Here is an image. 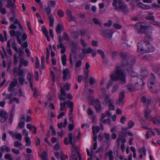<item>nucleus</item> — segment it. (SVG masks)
<instances>
[{"label":"nucleus","mask_w":160,"mask_h":160,"mask_svg":"<svg viewBox=\"0 0 160 160\" xmlns=\"http://www.w3.org/2000/svg\"><path fill=\"white\" fill-rule=\"evenodd\" d=\"M63 75V81H66L68 78H69L71 77V74L68 69L66 68L64 69L62 72Z\"/></svg>","instance_id":"11"},{"label":"nucleus","mask_w":160,"mask_h":160,"mask_svg":"<svg viewBox=\"0 0 160 160\" xmlns=\"http://www.w3.org/2000/svg\"><path fill=\"white\" fill-rule=\"evenodd\" d=\"M125 93L124 92H121L119 95V98L118 100H123L125 97Z\"/></svg>","instance_id":"52"},{"label":"nucleus","mask_w":160,"mask_h":160,"mask_svg":"<svg viewBox=\"0 0 160 160\" xmlns=\"http://www.w3.org/2000/svg\"><path fill=\"white\" fill-rule=\"evenodd\" d=\"M120 55L122 58V62L123 66L127 67V70L128 72L129 73H130L133 71L132 66L131 65H129V64L127 58V53L126 52H121L120 53Z\"/></svg>","instance_id":"6"},{"label":"nucleus","mask_w":160,"mask_h":160,"mask_svg":"<svg viewBox=\"0 0 160 160\" xmlns=\"http://www.w3.org/2000/svg\"><path fill=\"white\" fill-rule=\"evenodd\" d=\"M89 93L88 94V100H99L98 99H93L94 91L93 90L89 89L88 90Z\"/></svg>","instance_id":"18"},{"label":"nucleus","mask_w":160,"mask_h":160,"mask_svg":"<svg viewBox=\"0 0 160 160\" xmlns=\"http://www.w3.org/2000/svg\"><path fill=\"white\" fill-rule=\"evenodd\" d=\"M82 52L84 54H88L91 53L93 51V50L90 47H88L87 49V50L85 48H82Z\"/></svg>","instance_id":"25"},{"label":"nucleus","mask_w":160,"mask_h":160,"mask_svg":"<svg viewBox=\"0 0 160 160\" xmlns=\"http://www.w3.org/2000/svg\"><path fill=\"white\" fill-rule=\"evenodd\" d=\"M45 11L46 13L47 16L49 20V26L50 27H53L54 19L52 14L51 13L52 9L49 6H48L45 8Z\"/></svg>","instance_id":"7"},{"label":"nucleus","mask_w":160,"mask_h":160,"mask_svg":"<svg viewBox=\"0 0 160 160\" xmlns=\"http://www.w3.org/2000/svg\"><path fill=\"white\" fill-rule=\"evenodd\" d=\"M32 91L33 92V96L34 97H35L38 96L39 93L36 88H34V89Z\"/></svg>","instance_id":"51"},{"label":"nucleus","mask_w":160,"mask_h":160,"mask_svg":"<svg viewBox=\"0 0 160 160\" xmlns=\"http://www.w3.org/2000/svg\"><path fill=\"white\" fill-rule=\"evenodd\" d=\"M18 80L19 84L21 85H23L25 80V76L19 77L18 78Z\"/></svg>","instance_id":"35"},{"label":"nucleus","mask_w":160,"mask_h":160,"mask_svg":"<svg viewBox=\"0 0 160 160\" xmlns=\"http://www.w3.org/2000/svg\"><path fill=\"white\" fill-rule=\"evenodd\" d=\"M9 33L11 37L15 36L16 37L17 42L19 44H22V42L27 40L28 38L27 35L25 32L22 34L21 32L18 31L10 30Z\"/></svg>","instance_id":"4"},{"label":"nucleus","mask_w":160,"mask_h":160,"mask_svg":"<svg viewBox=\"0 0 160 160\" xmlns=\"http://www.w3.org/2000/svg\"><path fill=\"white\" fill-rule=\"evenodd\" d=\"M72 153H76L77 154H80V152L77 150L78 147L77 146H75L74 144L72 146Z\"/></svg>","instance_id":"27"},{"label":"nucleus","mask_w":160,"mask_h":160,"mask_svg":"<svg viewBox=\"0 0 160 160\" xmlns=\"http://www.w3.org/2000/svg\"><path fill=\"white\" fill-rule=\"evenodd\" d=\"M16 136L15 138L16 139L18 140L19 141H21L22 139V136L21 134L18 132L15 133Z\"/></svg>","instance_id":"48"},{"label":"nucleus","mask_w":160,"mask_h":160,"mask_svg":"<svg viewBox=\"0 0 160 160\" xmlns=\"http://www.w3.org/2000/svg\"><path fill=\"white\" fill-rule=\"evenodd\" d=\"M57 14L60 18H62L64 16V13L62 10L61 9H59L58 10Z\"/></svg>","instance_id":"39"},{"label":"nucleus","mask_w":160,"mask_h":160,"mask_svg":"<svg viewBox=\"0 0 160 160\" xmlns=\"http://www.w3.org/2000/svg\"><path fill=\"white\" fill-rule=\"evenodd\" d=\"M0 117L7 120L8 114L5 111L1 110L0 111Z\"/></svg>","instance_id":"21"},{"label":"nucleus","mask_w":160,"mask_h":160,"mask_svg":"<svg viewBox=\"0 0 160 160\" xmlns=\"http://www.w3.org/2000/svg\"><path fill=\"white\" fill-rule=\"evenodd\" d=\"M70 160H78L77 156L74 153H72V156L70 157Z\"/></svg>","instance_id":"58"},{"label":"nucleus","mask_w":160,"mask_h":160,"mask_svg":"<svg viewBox=\"0 0 160 160\" xmlns=\"http://www.w3.org/2000/svg\"><path fill=\"white\" fill-rule=\"evenodd\" d=\"M117 56V52L116 51H113L112 54V59H115Z\"/></svg>","instance_id":"61"},{"label":"nucleus","mask_w":160,"mask_h":160,"mask_svg":"<svg viewBox=\"0 0 160 160\" xmlns=\"http://www.w3.org/2000/svg\"><path fill=\"white\" fill-rule=\"evenodd\" d=\"M36 62L35 63V66L36 68H38L39 67L40 62L37 56L35 58Z\"/></svg>","instance_id":"45"},{"label":"nucleus","mask_w":160,"mask_h":160,"mask_svg":"<svg viewBox=\"0 0 160 160\" xmlns=\"http://www.w3.org/2000/svg\"><path fill=\"white\" fill-rule=\"evenodd\" d=\"M137 6L139 8L144 9L148 10L151 8L148 5L144 4L141 2H139Z\"/></svg>","instance_id":"17"},{"label":"nucleus","mask_w":160,"mask_h":160,"mask_svg":"<svg viewBox=\"0 0 160 160\" xmlns=\"http://www.w3.org/2000/svg\"><path fill=\"white\" fill-rule=\"evenodd\" d=\"M112 26L117 30L121 29L122 27L121 25L117 23H114L112 25Z\"/></svg>","instance_id":"36"},{"label":"nucleus","mask_w":160,"mask_h":160,"mask_svg":"<svg viewBox=\"0 0 160 160\" xmlns=\"http://www.w3.org/2000/svg\"><path fill=\"white\" fill-rule=\"evenodd\" d=\"M143 106L144 107H148L150 104V101H142Z\"/></svg>","instance_id":"50"},{"label":"nucleus","mask_w":160,"mask_h":160,"mask_svg":"<svg viewBox=\"0 0 160 160\" xmlns=\"http://www.w3.org/2000/svg\"><path fill=\"white\" fill-rule=\"evenodd\" d=\"M151 111L148 109H147L144 112V117L145 118L148 119V115L150 113Z\"/></svg>","instance_id":"46"},{"label":"nucleus","mask_w":160,"mask_h":160,"mask_svg":"<svg viewBox=\"0 0 160 160\" xmlns=\"http://www.w3.org/2000/svg\"><path fill=\"white\" fill-rule=\"evenodd\" d=\"M113 152L112 151L110 150L108 152H106L105 155L109 157V160H113V156L112 155Z\"/></svg>","instance_id":"30"},{"label":"nucleus","mask_w":160,"mask_h":160,"mask_svg":"<svg viewBox=\"0 0 160 160\" xmlns=\"http://www.w3.org/2000/svg\"><path fill=\"white\" fill-rule=\"evenodd\" d=\"M102 117L101 119V121H102L104 118L107 116L109 117H110L111 116V113L109 112L106 111L104 113H102Z\"/></svg>","instance_id":"26"},{"label":"nucleus","mask_w":160,"mask_h":160,"mask_svg":"<svg viewBox=\"0 0 160 160\" xmlns=\"http://www.w3.org/2000/svg\"><path fill=\"white\" fill-rule=\"evenodd\" d=\"M58 49H59V47L61 49V53L62 54H64L66 51V48L65 46L63 43H61L60 44L57 45Z\"/></svg>","instance_id":"22"},{"label":"nucleus","mask_w":160,"mask_h":160,"mask_svg":"<svg viewBox=\"0 0 160 160\" xmlns=\"http://www.w3.org/2000/svg\"><path fill=\"white\" fill-rule=\"evenodd\" d=\"M70 46L71 48V52L73 54H76L78 48V44L77 43L74 41H72L70 43Z\"/></svg>","instance_id":"13"},{"label":"nucleus","mask_w":160,"mask_h":160,"mask_svg":"<svg viewBox=\"0 0 160 160\" xmlns=\"http://www.w3.org/2000/svg\"><path fill=\"white\" fill-rule=\"evenodd\" d=\"M12 48L13 49L16 53H18V49L17 48V45L16 42L12 43L11 45Z\"/></svg>","instance_id":"41"},{"label":"nucleus","mask_w":160,"mask_h":160,"mask_svg":"<svg viewBox=\"0 0 160 160\" xmlns=\"http://www.w3.org/2000/svg\"><path fill=\"white\" fill-rule=\"evenodd\" d=\"M68 138L69 139V143L72 146L75 144L74 142H72V134L71 132L69 133L68 134Z\"/></svg>","instance_id":"32"},{"label":"nucleus","mask_w":160,"mask_h":160,"mask_svg":"<svg viewBox=\"0 0 160 160\" xmlns=\"http://www.w3.org/2000/svg\"><path fill=\"white\" fill-rule=\"evenodd\" d=\"M144 41L138 42L137 46V51L141 54L148 52H153L155 50L154 47L150 44V41L152 40V38L150 35H146L144 38Z\"/></svg>","instance_id":"2"},{"label":"nucleus","mask_w":160,"mask_h":160,"mask_svg":"<svg viewBox=\"0 0 160 160\" xmlns=\"http://www.w3.org/2000/svg\"><path fill=\"white\" fill-rule=\"evenodd\" d=\"M151 77L148 80V86L149 85V84L151 85L150 88H152V86L154 85L155 84L156 82V77L153 73L152 72L151 73Z\"/></svg>","instance_id":"12"},{"label":"nucleus","mask_w":160,"mask_h":160,"mask_svg":"<svg viewBox=\"0 0 160 160\" xmlns=\"http://www.w3.org/2000/svg\"><path fill=\"white\" fill-rule=\"evenodd\" d=\"M25 116L23 115L20 120L18 124V126L21 129L23 128L24 126Z\"/></svg>","instance_id":"19"},{"label":"nucleus","mask_w":160,"mask_h":160,"mask_svg":"<svg viewBox=\"0 0 160 160\" xmlns=\"http://www.w3.org/2000/svg\"><path fill=\"white\" fill-rule=\"evenodd\" d=\"M41 28L42 31L44 33V35L47 34H48V31L47 30L46 27L45 26H42Z\"/></svg>","instance_id":"56"},{"label":"nucleus","mask_w":160,"mask_h":160,"mask_svg":"<svg viewBox=\"0 0 160 160\" xmlns=\"http://www.w3.org/2000/svg\"><path fill=\"white\" fill-rule=\"evenodd\" d=\"M27 79L29 82H32V80L33 78L32 74L30 72H28L27 76Z\"/></svg>","instance_id":"44"},{"label":"nucleus","mask_w":160,"mask_h":160,"mask_svg":"<svg viewBox=\"0 0 160 160\" xmlns=\"http://www.w3.org/2000/svg\"><path fill=\"white\" fill-rule=\"evenodd\" d=\"M89 104L92 106L95 105V108L97 112H100L101 110V104L99 101H90Z\"/></svg>","instance_id":"9"},{"label":"nucleus","mask_w":160,"mask_h":160,"mask_svg":"<svg viewBox=\"0 0 160 160\" xmlns=\"http://www.w3.org/2000/svg\"><path fill=\"white\" fill-rule=\"evenodd\" d=\"M22 44H20L21 46V47L22 48L24 49L26 48L25 51L26 53L27 54V56L29 57L31 54L28 48V45L27 41L26 40L24 41V43H22Z\"/></svg>","instance_id":"14"},{"label":"nucleus","mask_w":160,"mask_h":160,"mask_svg":"<svg viewBox=\"0 0 160 160\" xmlns=\"http://www.w3.org/2000/svg\"><path fill=\"white\" fill-rule=\"evenodd\" d=\"M134 28L138 34H145L149 28V26L145 23L138 22L135 24Z\"/></svg>","instance_id":"5"},{"label":"nucleus","mask_w":160,"mask_h":160,"mask_svg":"<svg viewBox=\"0 0 160 160\" xmlns=\"http://www.w3.org/2000/svg\"><path fill=\"white\" fill-rule=\"evenodd\" d=\"M68 101H67V102H64L63 103L61 102L60 104L61 108L60 109V111H62L63 110L64 108L65 107V105L66 104L68 103Z\"/></svg>","instance_id":"43"},{"label":"nucleus","mask_w":160,"mask_h":160,"mask_svg":"<svg viewBox=\"0 0 160 160\" xmlns=\"http://www.w3.org/2000/svg\"><path fill=\"white\" fill-rule=\"evenodd\" d=\"M72 38L74 39H76L79 37L80 36V34L78 31H73L72 33Z\"/></svg>","instance_id":"29"},{"label":"nucleus","mask_w":160,"mask_h":160,"mask_svg":"<svg viewBox=\"0 0 160 160\" xmlns=\"http://www.w3.org/2000/svg\"><path fill=\"white\" fill-rule=\"evenodd\" d=\"M25 141L26 142V145L29 146L31 145V141L28 137L25 138Z\"/></svg>","instance_id":"54"},{"label":"nucleus","mask_w":160,"mask_h":160,"mask_svg":"<svg viewBox=\"0 0 160 160\" xmlns=\"http://www.w3.org/2000/svg\"><path fill=\"white\" fill-rule=\"evenodd\" d=\"M97 52L101 56L102 58L103 59H105V55L104 52L101 49H98L97 50Z\"/></svg>","instance_id":"40"},{"label":"nucleus","mask_w":160,"mask_h":160,"mask_svg":"<svg viewBox=\"0 0 160 160\" xmlns=\"http://www.w3.org/2000/svg\"><path fill=\"white\" fill-rule=\"evenodd\" d=\"M68 128L69 130L70 131H72L74 128V126L73 124V123H72L71 124H69L68 125Z\"/></svg>","instance_id":"64"},{"label":"nucleus","mask_w":160,"mask_h":160,"mask_svg":"<svg viewBox=\"0 0 160 160\" xmlns=\"http://www.w3.org/2000/svg\"><path fill=\"white\" fill-rule=\"evenodd\" d=\"M61 60L62 65L65 66L67 64V57L65 54H63L61 57Z\"/></svg>","instance_id":"24"},{"label":"nucleus","mask_w":160,"mask_h":160,"mask_svg":"<svg viewBox=\"0 0 160 160\" xmlns=\"http://www.w3.org/2000/svg\"><path fill=\"white\" fill-rule=\"evenodd\" d=\"M82 64V61L81 60H78L77 61L76 63L75 66L76 67H79Z\"/></svg>","instance_id":"63"},{"label":"nucleus","mask_w":160,"mask_h":160,"mask_svg":"<svg viewBox=\"0 0 160 160\" xmlns=\"http://www.w3.org/2000/svg\"><path fill=\"white\" fill-rule=\"evenodd\" d=\"M18 84V81L16 78H14L9 85L8 87V90L9 91H12L13 90V88L15 87Z\"/></svg>","instance_id":"15"},{"label":"nucleus","mask_w":160,"mask_h":160,"mask_svg":"<svg viewBox=\"0 0 160 160\" xmlns=\"http://www.w3.org/2000/svg\"><path fill=\"white\" fill-rule=\"evenodd\" d=\"M80 32L81 36H85L86 34L87 30H86L80 29Z\"/></svg>","instance_id":"60"},{"label":"nucleus","mask_w":160,"mask_h":160,"mask_svg":"<svg viewBox=\"0 0 160 160\" xmlns=\"http://www.w3.org/2000/svg\"><path fill=\"white\" fill-rule=\"evenodd\" d=\"M13 57L14 58L13 64L14 65H15L17 64L18 62V58L17 56L16 53H14L13 54Z\"/></svg>","instance_id":"34"},{"label":"nucleus","mask_w":160,"mask_h":160,"mask_svg":"<svg viewBox=\"0 0 160 160\" xmlns=\"http://www.w3.org/2000/svg\"><path fill=\"white\" fill-rule=\"evenodd\" d=\"M18 52L19 54L18 58H19V59H20V58H24L23 56L25 53L24 51L22 50L21 48H18Z\"/></svg>","instance_id":"28"},{"label":"nucleus","mask_w":160,"mask_h":160,"mask_svg":"<svg viewBox=\"0 0 160 160\" xmlns=\"http://www.w3.org/2000/svg\"><path fill=\"white\" fill-rule=\"evenodd\" d=\"M20 62L19 64L18 68H21L22 66L26 67L28 65V62L27 60H25L24 58H20Z\"/></svg>","instance_id":"16"},{"label":"nucleus","mask_w":160,"mask_h":160,"mask_svg":"<svg viewBox=\"0 0 160 160\" xmlns=\"http://www.w3.org/2000/svg\"><path fill=\"white\" fill-rule=\"evenodd\" d=\"M68 107L70 108V113L68 114V115L70 116H73V115H72V113L73 112V102H69L68 104Z\"/></svg>","instance_id":"23"},{"label":"nucleus","mask_w":160,"mask_h":160,"mask_svg":"<svg viewBox=\"0 0 160 160\" xmlns=\"http://www.w3.org/2000/svg\"><path fill=\"white\" fill-rule=\"evenodd\" d=\"M12 93L6 94V99H8L9 100H19L17 98H14L12 99Z\"/></svg>","instance_id":"33"},{"label":"nucleus","mask_w":160,"mask_h":160,"mask_svg":"<svg viewBox=\"0 0 160 160\" xmlns=\"http://www.w3.org/2000/svg\"><path fill=\"white\" fill-rule=\"evenodd\" d=\"M112 21L111 20H108L107 23H104L103 24V25L106 27H109L112 26Z\"/></svg>","instance_id":"49"},{"label":"nucleus","mask_w":160,"mask_h":160,"mask_svg":"<svg viewBox=\"0 0 160 160\" xmlns=\"http://www.w3.org/2000/svg\"><path fill=\"white\" fill-rule=\"evenodd\" d=\"M7 3L6 5V8H10L11 13L13 16L16 17L15 14V9L16 8V6L12 0H7Z\"/></svg>","instance_id":"8"},{"label":"nucleus","mask_w":160,"mask_h":160,"mask_svg":"<svg viewBox=\"0 0 160 160\" xmlns=\"http://www.w3.org/2000/svg\"><path fill=\"white\" fill-rule=\"evenodd\" d=\"M112 5L114 9L118 11L122 12L125 15H127L129 12L128 8L126 4H124L121 0H114Z\"/></svg>","instance_id":"3"},{"label":"nucleus","mask_w":160,"mask_h":160,"mask_svg":"<svg viewBox=\"0 0 160 160\" xmlns=\"http://www.w3.org/2000/svg\"><path fill=\"white\" fill-rule=\"evenodd\" d=\"M130 74L132 77L135 78L136 80L138 79V77L137 76V73L135 72L134 71H133L132 72H130Z\"/></svg>","instance_id":"57"},{"label":"nucleus","mask_w":160,"mask_h":160,"mask_svg":"<svg viewBox=\"0 0 160 160\" xmlns=\"http://www.w3.org/2000/svg\"><path fill=\"white\" fill-rule=\"evenodd\" d=\"M18 75L19 77L25 76V75H23L24 72L22 69H21L18 68Z\"/></svg>","instance_id":"53"},{"label":"nucleus","mask_w":160,"mask_h":160,"mask_svg":"<svg viewBox=\"0 0 160 160\" xmlns=\"http://www.w3.org/2000/svg\"><path fill=\"white\" fill-rule=\"evenodd\" d=\"M92 20L95 24L98 25L100 27L102 26V23L101 22H100L98 19L94 18L92 19Z\"/></svg>","instance_id":"42"},{"label":"nucleus","mask_w":160,"mask_h":160,"mask_svg":"<svg viewBox=\"0 0 160 160\" xmlns=\"http://www.w3.org/2000/svg\"><path fill=\"white\" fill-rule=\"evenodd\" d=\"M134 125V122L132 121H130L128 123V128H132Z\"/></svg>","instance_id":"59"},{"label":"nucleus","mask_w":160,"mask_h":160,"mask_svg":"<svg viewBox=\"0 0 160 160\" xmlns=\"http://www.w3.org/2000/svg\"><path fill=\"white\" fill-rule=\"evenodd\" d=\"M40 156L42 160H48L47 158L48 154L46 152L44 151L42 153Z\"/></svg>","instance_id":"31"},{"label":"nucleus","mask_w":160,"mask_h":160,"mask_svg":"<svg viewBox=\"0 0 160 160\" xmlns=\"http://www.w3.org/2000/svg\"><path fill=\"white\" fill-rule=\"evenodd\" d=\"M95 79L93 77H91L89 79V83L91 86L94 85L96 83Z\"/></svg>","instance_id":"47"},{"label":"nucleus","mask_w":160,"mask_h":160,"mask_svg":"<svg viewBox=\"0 0 160 160\" xmlns=\"http://www.w3.org/2000/svg\"><path fill=\"white\" fill-rule=\"evenodd\" d=\"M22 146V144L18 141L14 142V146L16 147H20Z\"/></svg>","instance_id":"55"},{"label":"nucleus","mask_w":160,"mask_h":160,"mask_svg":"<svg viewBox=\"0 0 160 160\" xmlns=\"http://www.w3.org/2000/svg\"><path fill=\"white\" fill-rule=\"evenodd\" d=\"M126 74L124 72L123 70L118 67L115 72V73H112L110 75V78L111 80L109 81L107 84L106 88L108 90L111 87L113 84V82H117L120 80L123 83H125L126 82Z\"/></svg>","instance_id":"1"},{"label":"nucleus","mask_w":160,"mask_h":160,"mask_svg":"<svg viewBox=\"0 0 160 160\" xmlns=\"http://www.w3.org/2000/svg\"><path fill=\"white\" fill-rule=\"evenodd\" d=\"M62 39L66 41H68L69 40V37L67 33L64 32L63 33Z\"/></svg>","instance_id":"37"},{"label":"nucleus","mask_w":160,"mask_h":160,"mask_svg":"<svg viewBox=\"0 0 160 160\" xmlns=\"http://www.w3.org/2000/svg\"><path fill=\"white\" fill-rule=\"evenodd\" d=\"M92 131L93 132V130H94L95 133H96L97 134L100 131V128L98 126H97L96 127L93 126L92 127Z\"/></svg>","instance_id":"38"},{"label":"nucleus","mask_w":160,"mask_h":160,"mask_svg":"<svg viewBox=\"0 0 160 160\" xmlns=\"http://www.w3.org/2000/svg\"><path fill=\"white\" fill-rule=\"evenodd\" d=\"M108 106L110 110H115L114 106L110 102L108 104Z\"/></svg>","instance_id":"62"},{"label":"nucleus","mask_w":160,"mask_h":160,"mask_svg":"<svg viewBox=\"0 0 160 160\" xmlns=\"http://www.w3.org/2000/svg\"><path fill=\"white\" fill-rule=\"evenodd\" d=\"M63 28L62 25L58 24L56 26V30L58 34H61V32L63 31Z\"/></svg>","instance_id":"20"},{"label":"nucleus","mask_w":160,"mask_h":160,"mask_svg":"<svg viewBox=\"0 0 160 160\" xmlns=\"http://www.w3.org/2000/svg\"><path fill=\"white\" fill-rule=\"evenodd\" d=\"M102 32L104 36L109 38H111L114 31L113 30H110L107 29L103 30Z\"/></svg>","instance_id":"10"}]
</instances>
